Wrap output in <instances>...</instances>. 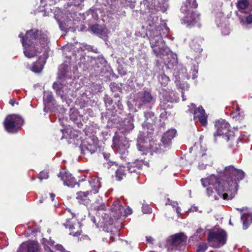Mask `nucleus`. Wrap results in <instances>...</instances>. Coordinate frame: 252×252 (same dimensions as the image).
<instances>
[{
	"instance_id": "nucleus-11",
	"label": "nucleus",
	"mask_w": 252,
	"mask_h": 252,
	"mask_svg": "<svg viewBox=\"0 0 252 252\" xmlns=\"http://www.w3.org/2000/svg\"><path fill=\"white\" fill-rule=\"evenodd\" d=\"M113 144L115 148L121 154H125L129 146L128 141L126 137H120L117 135L113 138Z\"/></svg>"
},
{
	"instance_id": "nucleus-27",
	"label": "nucleus",
	"mask_w": 252,
	"mask_h": 252,
	"mask_svg": "<svg viewBox=\"0 0 252 252\" xmlns=\"http://www.w3.org/2000/svg\"><path fill=\"white\" fill-rule=\"evenodd\" d=\"M91 30L94 33L99 35L106 34L108 33L107 29L98 25H94L92 26Z\"/></svg>"
},
{
	"instance_id": "nucleus-8",
	"label": "nucleus",
	"mask_w": 252,
	"mask_h": 252,
	"mask_svg": "<svg viewBox=\"0 0 252 252\" xmlns=\"http://www.w3.org/2000/svg\"><path fill=\"white\" fill-rule=\"evenodd\" d=\"M215 127L217 130V133L215 134L218 136H222L226 141L231 140L234 136V132L229 130V125L225 120H221L216 122Z\"/></svg>"
},
{
	"instance_id": "nucleus-19",
	"label": "nucleus",
	"mask_w": 252,
	"mask_h": 252,
	"mask_svg": "<svg viewBox=\"0 0 252 252\" xmlns=\"http://www.w3.org/2000/svg\"><path fill=\"white\" fill-rule=\"evenodd\" d=\"M168 0H153L152 2L153 7L157 10H161L162 12L165 11L167 7L168 4L167 3Z\"/></svg>"
},
{
	"instance_id": "nucleus-56",
	"label": "nucleus",
	"mask_w": 252,
	"mask_h": 252,
	"mask_svg": "<svg viewBox=\"0 0 252 252\" xmlns=\"http://www.w3.org/2000/svg\"><path fill=\"white\" fill-rule=\"evenodd\" d=\"M121 74L122 75H124V74H126V72H125V71H123V73H121Z\"/></svg>"
},
{
	"instance_id": "nucleus-16",
	"label": "nucleus",
	"mask_w": 252,
	"mask_h": 252,
	"mask_svg": "<svg viewBox=\"0 0 252 252\" xmlns=\"http://www.w3.org/2000/svg\"><path fill=\"white\" fill-rule=\"evenodd\" d=\"M143 165L149 166L148 163L145 162L142 160H136L134 162L129 164L127 167L128 170L130 173H139Z\"/></svg>"
},
{
	"instance_id": "nucleus-44",
	"label": "nucleus",
	"mask_w": 252,
	"mask_h": 252,
	"mask_svg": "<svg viewBox=\"0 0 252 252\" xmlns=\"http://www.w3.org/2000/svg\"><path fill=\"white\" fill-rule=\"evenodd\" d=\"M105 102L106 105L107 104H111L112 103V100L110 98L106 97L105 98Z\"/></svg>"
},
{
	"instance_id": "nucleus-48",
	"label": "nucleus",
	"mask_w": 252,
	"mask_h": 252,
	"mask_svg": "<svg viewBox=\"0 0 252 252\" xmlns=\"http://www.w3.org/2000/svg\"><path fill=\"white\" fill-rule=\"evenodd\" d=\"M9 104H10L12 106H14L15 103V100L13 99H11L9 101Z\"/></svg>"
},
{
	"instance_id": "nucleus-42",
	"label": "nucleus",
	"mask_w": 252,
	"mask_h": 252,
	"mask_svg": "<svg viewBox=\"0 0 252 252\" xmlns=\"http://www.w3.org/2000/svg\"><path fill=\"white\" fill-rule=\"evenodd\" d=\"M211 164V163H205V164H204V163H202V164L199 163V165H198V168L200 170H203V169H204L206 168V166L207 165H210Z\"/></svg>"
},
{
	"instance_id": "nucleus-4",
	"label": "nucleus",
	"mask_w": 252,
	"mask_h": 252,
	"mask_svg": "<svg viewBox=\"0 0 252 252\" xmlns=\"http://www.w3.org/2000/svg\"><path fill=\"white\" fill-rule=\"evenodd\" d=\"M150 41L153 51L157 57L163 58L168 56L169 49L164 47V43L161 35L155 34L153 31L150 32Z\"/></svg>"
},
{
	"instance_id": "nucleus-32",
	"label": "nucleus",
	"mask_w": 252,
	"mask_h": 252,
	"mask_svg": "<svg viewBox=\"0 0 252 252\" xmlns=\"http://www.w3.org/2000/svg\"><path fill=\"white\" fill-rule=\"evenodd\" d=\"M126 171L125 167L123 166H120L116 172V177L118 180H121L125 176Z\"/></svg>"
},
{
	"instance_id": "nucleus-28",
	"label": "nucleus",
	"mask_w": 252,
	"mask_h": 252,
	"mask_svg": "<svg viewBox=\"0 0 252 252\" xmlns=\"http://www.w3.org/2000/svg\"><path fill=\"white\" fill-rule=\"evenodd\" d=\"M43 99L45 104L44 111L46 112V110L49 108L50 103H52L54 100L51 93L49 92H45L44 94Z\"/></svg>"
},
{
	"instance_id": "nucleus-59",
	"label": "nucleus",
	"mask_w": 252,
	"mask_h": 252,
	"mask_svg": "<svg viewBox=\"0 0 252 252\" xmlns=\"http://www.w3.org/2000/svg\"><path fill=\"white\" fill-rule=\"evenodd\" d=\"M216 22L217 24L219 25V24L218 23V21L217 20H216Z\"/></svg>"
},
{
	"instance_id": "nucleus-34",
	"label": "nucleus",
	"mask_w": 252,
	"mask_h": 252,
	"mask_svg": "<svg viewBox=\"0 0 252 252\" xmlns=\"http://www.w3.org/2000/svg\"><path fill=\"white\" fill-rule=\"evenodd\" d=\"M248 2L247 0H241L238 1L237 6L239 11L243 13V10L248 6Z\"/></svg>"
},
{
	"instance_id": "nucleus-20",
	"label": "nucleus",
	"mask_w": 252,
	"mask_h": 252,
	"mask_svg": "<svg viewBox=\"0 0 252 252\" xmlns=\"http://www.w3.org/2000/svg\"><path fill=\"white\" fill-rule=\"evenodd\" d=\"M62 180L63 181L64 185L68 187H74L76 183L75 179L68 172H65L62 177Z\"/></svg>"
},
{
	"instance_id": "nucleus-26",
	"label": "nucleus",
	"mask_w": 252,
	"mask_h": 252,
	"mask_svg": "<svg viewBox=\"0 0 252 252\" xmlns=\"http://www.w3.org/2000/svg\"><path fill=\"white\" fill-rule=\"evenodd\" d=\"M90 185L93 189V193L95 194L98 192V189L101 185L99 182V179L97 177H94L89 181Z\"/></svg>"
},
{
	"instance_id": "nucleus-35",
	"label": "nucleus",
	"mask_w": 252,
	"mask_h": 252,
	"mask_svg": "<svg viewBox=\"0 0 252 252\" xmlns=\"http://www.w3.org/2000/svg\"><path fill=\"white\" fill-rule=\"evenodd\" d=\"M98 11L99 9H90L88 11V15H90L94 20H97L98 18Z\"/></svg>"
},
{
	"instance_id": "nucleus-3",
	"label": "nucleus",
	"mask_w": 252,
	"mask_h": 252,
	"mask_svg": "<svg viewBox=\"0 0 252 252\" xmlns=\"http://www.w3.org/2000/svg\"><path fill=\"white\" fill-rule=\"evenodd\" d=\"M197 6L196 0H186L181 8V11L186 15L184 17L182 21L187 26L193 25L199 19V14H197L192 10Z\"/></svg>"
},
{
	"instance_id": "nucleus-29",
	"label": "nucleus",
	"mask_w": 252,
	"mask_h": 252,
	"mask_svg": "<svg viewBox=\"0 0 252 252\" xmlns=\"http://www.w3.org/2000/svg\"><path fill=\"white\" fill-rule=\"evenodd\" d=\"M107 3L110 7V13H113L118 10L119 1L117 0H107Z\"/></svg>"
},
{
	"instance_id": "nucleus-58",
	"label": "nucleus",
	"mask_w": 252,
	"mask_h": 252,
	"mask_svg": "<svg viewBox=\"0 0 252 252\" xmlns=\"http://www.w3.org/2000/svg\"><path fill=\"white\" fill-rule=\"evenodd\" d=\"M144 4H146L147 2H148V1L146 0V1H144Z\"/></svg>"
},
{
	"instance_id": "nucleus-31",
	"label": "nucleus",
	"mask_w": 252,
	"mask_h": 252,
	"mask_svg": "<svg viewBox=\"0 0 252 252\" xmlns=\"http://www.w3.org/2000/svg\"><path fill=\"white\" fill-rule=\"evenodd\" d=\"M237 15L239 16V19L240 20V23L242 26H245L246 24H251L252 23V15L250 14L247 17H246V20H244L243 17H241V15H239L238 12H236Z\"/></svg>"
},
{
	"instance_id": "nucleus-14",
	"label": "nucleus",
	"mask_w": 252,
	"mask_h": 252,
	"mask_svg": "<svg viewBox=\"0 0 252 252\" xmlns=\"http://www.w3.org/2000/svg\"><path fill=\"white\" fill-rule=\"evenodd\" d=\"M176 133L175 129H171L163 134L161 141L164 147H168L171 144V140L175 136Z\"/></svg>"
},
{
	"instance_id": "nucleus-12",
	"label": "nucleus",
	"mask_w": 252,
	"mask_h": 252,
	"mask_svg": "<svg viewBox=\"0 0 252 252\" xmlns=\"http://www.w3.org/2000/svg\"><path fill=\"white\" fill-rule=\"evenodd\" d=\"M237 209L241 212V219L243 221V228L247 229L249 224L252 222V210L247 208Z\"/></svg>"
},
{
	"instance_id": "nucleus-5",
	"label": "nucleus",
	"mask_w": 252,
	"mask_h": 252,
	"mask_svg": "<svg viewBox=\"0 0 252 252\" xmlns=\"http://www.w3.org/2000/svg\"><path fill=\"white\" fill-rule=\"evenodd\" d=\"M23 119L17 115L7 116L4 122V126L6 130L9 133L16 132L23 124Z\"/></svg>"
},
{
	"instance_id": "nucleus-36",
	"label": "nucleus",
	"mask_w": 252,
	"mask_h": 252,
	"mask_svg": "<svg viewBox=\"0 0 252 252\" xmlns=\"http://www.w3.org/2000/svg\"><path fill=\"white\" fill-rule=\"evenodd\" d=\"M142 210L144 214H150L152 213V209L147 204H143Z\"/></svg>"
},
{
	"instance_id": "nucleus-51",
	"label": "nucleus",
	"mask_w": 252,
	"mask_h": 252,
	"mask_svg": "<svg viewBox=\"0 0 252 252\" xmlns=\"http://www.w3.org/2000/svg\"><path fill=\"white\" fill-rule=\"evenodd\" d=\"M160 30L159 29V28H158V29L156 30L157 34L158 35H160L161 33L159 32Z\"/></svg>"
},
{
	"instance_id": "nucleus-41",
	"label": "nucleus",
	"mask_w": 252,
	"mask_h": 252,
	"mask_svg": "<svg viewBox=\"0 0 252 252\" xmlns=\"http://www.w3.org/2000/svg\"><path fill=\"white\" fill-rule=\"evenodd\" d=\"M171 205L173 206V207L176 208V213H177L178 215H179L180 214V208L178 207V203L176 202H173L172 203Z\"/></svg>"
},
{
	"instance_id": "nucleus-9",
	"label": "nucleus",
	"mask_w": 252,
	"mask_h": 252,
	"mask_svg": "<svg viewBox=\"0 0 252 252\" xmlns=\"http://www.w3.org/2000/svg\"><path fill=\"white\" fill-rule=\"evenodd\" d=\"M189 107V111H194V120H198L202 126H205L207 123V116L202 107L200 106L196 109L195 104L191 103Z\"/></svg>"
},
{
	"instance_id": "nucleus-21",
	"label": "nucleus",
	"mask_w": 252,
	"mask_h": 252,
	"mask_svg": "<svg viewBox=\"0 0 252 252\" xmlns=\"http://www.w3.org/2000/svg\"><path fill=\"white\" fill-rule=\"evenodd\" d=\"M89 194V191L78 192L77 193L76 198L80 204H83L85 205H87L89 203L90 201L89 198L88 196Z\"/></svg>"
},
{
	"instance_id": "nucleus-53",
	"label": "nucleus",
	"mask_w": 252,
	"mask_h": 252,
	"mask_svg": "<svg viewBox=\"0 0 252 252\" xmlns=\"http://www.w3.org/2000/svg\"><path fill=\"white\" fill-rule=\"evenodd\" d=\"M164 28H165V30L167 31V32H168L169 31V29L168 27H166V25L164 24Z\"/></svg>"
},
{
	"instance_id": "nucleus-15",
	"label": "nucleus",
	"mask_w": 252,
	"mask_h": 252,
	"mask_svg": "<svg viewBox=\"0 0 252 252\" xmlns=\"http://www.w3.org/2000/svg\"><path fill=\"white\" fill-rule=\"evenodd\" d=\"M25 249L27 252H37L38 246L35 241L24 243L21 246L18 252H24Z\"/></svg>"
},
{
	"instance_id": "nucleus-13",
	"label": "nucleus",
	"mask_w": 252,
	"mask_h": 252,
	"mask_svg": "<svg viewBox=\"0 0 252 252\" xmlns=\"http://www.w3.org/2000/svg\"><path fill=\"white\" fill-rule=\"evenodd\" d=\"M53 87L56 91L57 94L59 95L62 99H65L69 93L70 89H68L65 86L61 83L55 82L53 84Z\"/></svg>"
},
{
	"instance_id": "nucleus-10",
	"label": "nucleus",
	"mask_w": 252,
	"mask_h": 252,
	"mask_svg": "<svg viewBox=\"0 0 252 252\" xmlns=\"http://www.w3.org/2000/svg\"><path fill=\"white\" fill-rule=\"evenodd\" d=\"M111 211L113 213V217L116 219L121 217L123 214L125 216H127L131 214L132 212V209L129 207L124 209L120 204V201L118 199L114 202Z\"/></svg>"
},
{
	"instance_id": "nucleus-50",
	"label": "nucleus",
	"mask_w": 252,
	"mask_h": 252,
	"mask_svg": "<svg viewBox=\"0 0 252 252\" xmlns=\"http://www.w3.org/2000/svg\"><path fill=\"white\" fill-rule=\"evenodd\" d=\"M50 197H51V198L52 200V201L54 200L55 196V194H54L53 193H50Z\"/></svg>"
},
{
	"instance_id": "nucleus-54",
	"label": "nucleus",
	"mask_w": 252,
	"mask_h": 252,
	"mask_svg": "<svg viewBox=\"0 0 252 252\" xmlns=\"http://www.w3.org/2000/svg\"><path fill=\"white\" fill-rule=\"evenodd\" d=\"M61 130H62V131L63 132V135L62 137V139H63V137L64 136V131L65 130H62V129Z\"/></svg>"
},
{
	"instance_id": "nucleus-43",
	"label": "nucleus",
	"mask_w": 252,
	"mask_h": 252,
	"mask_svg": "<svg viewBox=\"0 0 252 252\" xmlns=\"http://www.w3.org/2000/svg\"><path fill=\"white\" fill-rule=\"evenodd\" d=\"M129 1H127V0H122L121 1V4H123L124 6H127L129 5Z\"/></svg>"
},
{
	"instance_id": "nucleus-25",
	"label": "nucleus",
	"mask_w": 252,
	"mask_h": 252,
	"mask_svg": "<svg viewBox=\"0 0 252 252\" xmlns=\"http://www.w3.org/2000/svg\"><path fill=\"white\" fill-rule=\"evenodd\" d=\"M48 244L50 245V246L45 244H44V249L47 252H54V250H57L62 252L63 250V248L62 245H57L56 246H54V242H48Z\"/></svg>"
},
{
	"instance_id": "nucleus-40",
	"label": "nucleus",
	"mask_w": 252,
	"mask_h": 252,
	"mask_svg": "<svg viewBox=\"0 0 252 252\" xmlns=\"http://www.w3.org/2000/svg\"><path fill=\"white\" fill-rule=\"evenodd\" d=\"M58 13H60V10L59 9L56 8L55 11V18L57 19L58 22L65 23V21H64V20H62V18H60V16L58 15Z\"/></svg>"
},
{
	"instance_id": "nucleus-46",
	"label": "nucleus",
	"mask_w": 252,
	"mask_h": 252,
	"mask_svg": "<svg viewBox=\"0 0 252 252\" xmlns=\"http://www.w3.org/2000/svg\"><path fill=\"white\" fill-rule=\"evenodd\" d=\"M105 208L104 204H102L99 206L97 207V210H103Z\"/></svg>"
},
{
	"instance_id": "nucleus-18",
	"label": "nucleus",
	"mask_w": 252,
	"mask_h": 252,
	"mask_svg": "<svg viewBox=\"0 0 252 252\" xmlns=\"http://www.w3.org/2000/svg\"><path fill=\"white\" fill-rule=\"evenodd\" d=\"M76 220L75 219L72 218L71 220H66V222L64 224V226L66 228H68L71 230L70 233V234L72 235L73 236H78L80 235L81 231H77L76 232H74L73 231V229L75 228V226H78V223H75Z\"/></svg>"
},
{
	"instance_id": "nucleus-23",
	"label": "nucleus",
	"mask_w": 252,
	"mask_h": 252,
	"mask_svg": "<svg viewBox=\"0 0 252 252\" xmlns=\"http://www.w3.org/2000/svg\"><path fill=\"white\" fill-rule=\"evenodd\" d=\"M134 128V125L133 124V118L131 117H128L124 121V126L122 128L124 130L122 132L129 131L133 129Z\"/></svg>"
},
{
	"instance_id": "nucleus-39",
	"label": "nucleus",
	"mask_w": 252,
	"mask_h": 252,
	"mask_svg": "<svg viewBox=\"0 0 252 252\" xmlns=\"http://www.w3.org/2000/svg\"><path fill=\"white\" fill-rule=\"evenodd\" d=\"M207 249V246L206 244L203 243L200 244L197 249V252H204Z\"/></svg>"
},
{
	"instance_id": "nucleus-2",
	"label": "nucleus",
	"mask_w": 252,
	"mask_h": 252,
	"mask_svg": "<svg viewBox=\"0 0 252 252\" xmlns=\"http://www.w3.org/2000/svg\"><path fill=\"white\" fill-rule=\"evenodd\" d=\"M19 36L21 38L24 47V53L27 57L32 58L43 52V57L40 56L39 61L34 63L31 69L35 73L41 72L47 58L48 43L47 34L41 33V32L34 29L27 32L25 38L22 33L20 34Z\"/></svg>"
},
{
	"instance_id": "nucleus-57",
	"label": "nucleus",
	"mask_w": 252,
	"mask_h": 252,
	"mask_svg": "<svg viewBox=\"0 0 252 252\" xmlns=\"http://www.w3.org/2000/svg\"><path fill=\"white\" fill-rule=\"evenodd\" d=\"M182 97H183V100H185V98H184V95H183V94L182 95Z\"/></svg>"
},
{
	"instance_id": "nucleus-6",
	"label": "nucleus",
	"mask_w": 252,
	"mask_h": 252,
	"mask_svg": "<svg viewBox=\"0 0 252 252\" xmlns=\"http://www.w3.org/2000/svg\"><path fill=\"white\" fill-rule=\"evenodd\" d=\"M208 241L211 246L220 248L226 243V233L222 230L210 232L208 236Z\"/></svg>"
},
{
	"instance_id": "nucleus-37",
	"label": "nucleus",
	"mask_w": 252,
	"mask_h": 252,
	"mask_svg": "<svg viewBox=\"0 0 252 252\" xmlns=\"http://www.w3.org/2000/svg\"><path fill=\"white\" fill-rule=\"evenodd\" d=\"M68 5H74L75 6H79L83 2L84 0H68Z\"/></svg>"
},
{
	"instance_id": "nucleus-49",
	"label": "nucleus",
	"mask_w": 252,
	"mask_h": 252,
	"mask_svg": "<svg viewBox=\"0 0 252 252\" xmlns=\"http://www.w3.org/2000/svg\"><path fill=\"white\" fill-rule=\"evenodd\" d=\"M147 241L149 242L152 243L153 241V239L151 237H147Z\"/></svg>"
},
{
	"instance_id": "nucleus-61",
	"label": "nucleus",
	"mask_w": 252,
	"mask_h": 252,
	"mask_svg": "<svg viewBox=\"0 0 252 252\" xmlns=\"http://www.w3.org/2000/svg\"><path fill=\"white\" fill-rule=\"evenodd\" d=\"M44 241H45V240H44V239H43V244L44 243Z\"/></svg>"
},
{
	"instance_id": "nucleus-38",
	"label": "nucleus",
	"mask_w": 252,
	"mask_h": 252,
	"mask_svg": "<svg viewBox=\"0 0 252 252\" xmlns=\"http://www.w3.org/2000/svg\"><path fill=\"white\" fill-rule=\"evenodd\" d=\"M48 173L47 171H43L38 174V178L42 180L43 179H46L48 178Z\"/></svg>"
},
{
	"instance_id": "nucleus-55",
	"label": "nucleus",
	"mask_w": 252,
	"mask_h": 252,
	"mask_svg": "<svg viewBox=\"0 0 252 252\" xmlns=\"http://www.w3.org/2000/svg\"><path fill=\"white\" fill-rule=\"evenodd\" d=\"M215 199H219V197H217L216 195H214Z\"/></svg>"
},
{
	"instance_id": "nucleus-47",
	"label": "nucleus",
	"mask_w": 252,
	"mask_h": 252,
	"mask_svg": "<svg viewBox=\"0 0 252 252\" xmlns=\"http://www.w3.org/2000/svg\"><path fill=\"white\" fill-rule=\"evenodd\" d=\"M193 72L194 73V74L192 75V78L193 79H195L196 77V76L195 75V74L197 73V70L196 69V68L195 67L194 68Z\"/></svg>"
},
{
	"instance_id": "nucleus-30",
	"label": "nucleus",
	"mask_w": 252,
	"mask_h": 252,
	"mask_svg": "<svg viewBox=\"0 0 252 252\" xmlns=\"http://www.w3.org/2000/svg\"><path fill=\"white\" fill-rule=\"evenodd\" d=\"M158 82L162 87H165L168 84L169 82V78L164 74H162L158 77Z\"/></svg>"
},
{
	"instance_id": "nucleus-22",
	"label": "nucleus",
	"mask_w": 252,
	"mask_h": 252,
	"mask_svg": "<svg viewBox=\"0 0 252 252\" xmlns=\"http://www.w3.org/2000/svg\"><path fill=\"white\" fill-rule=\"evenodd\" d=\"M138 96L139 101L144 103L150 102L153 99L150 93L146 91L139 93Z\"/></svg>"
},
{
	"instance_id": "nucleus-1",
	"label": "nucleus",
	"mask_w": 252,
	"mask_h": 252,
	"mask_svg": "<svg viewBox=\"0 0 252 252\" xmlns=\"http://www.w3.org/2000/svg\"><path fill=\"white\" fill-rule=\"evenodd\" d=\"M222 177L225 179L223 185L224 188H222L214 175L202 179V185L204 187H208L207 191L209 196L214 193L213 189H214L217 194L223 199H231L236 193L237 182L243 179L244 173L233 166H228L224 168Z\"/></svg>"
},
{
	"instance_id": "nucleus-7",
	"label": "nucleus",
	"mask_w": 252,
	"mask_h": 252,
	"mask_svg": "<svg viewBox=\"0 0 252 252\" xmlns=\"http://www.w3.org/2000/svg\"><path fill=\"white\" fill-rule=\"evenodd\" d=\"M137 148L139 151L143 152V154H146L148 151L158 152L160 148L155 141H151L149 138H143L139 136L137 139Z\"/></svg>"
},
{
	"instance_id": "nucleus-33",
	"label": "nucleus",
	"mask_w": 252,
	"mask_h": 252,
	"mask_svg": "<svg viewBox=\"0 0 252 252\" xmlns=\"http://www.w3.org/2000/svg\"><path fill=\"white\" fill-rule=\"evenodd\" d=\"M56 0H41V5L40 7V10L41 11H42L43 10H45V11L47 10L48 8H45V9H43L42 7L47 6L49 5V6L53 5L55 3Z\"/></svg>"
},
{
	"instance_id": "nucleus-45",
	"label": "nucleus",
	"mask_w": 252,
	"mask_h": 252,
	"mask_svg": "<svg viewBox=\"0 0 252 252\" xmlns=\"http://www.w3.org/2000/svg\"><path fill=\"white\" fill-rule=\"evenodd\" d=\"M229 30L227 28H225L222 31V33L223 34H227L229 33Z\"/></svg>"
},
{
	"instance_id": "nucleus-24",
	"label": "nucleus",
	"mask_w": 252,
	"mask_h": 252,
	"mask_svg": "<svg viewBox=\"0 0 252 252\" xmlns=\"http://www.w3.org/2000/svg\"><path fill=\"white\" fill-rule=\"evenodd\" d=\"M86 143L88 144H86L85 142L83 144V146L85 147V148L91 154L94 153L97 150V146L96 144H94L93 141L92 139L89 138L86 141Z\"/></svg>"
},
{
	"instance_id": "nucleus-60",
	"label": "nucleus",
	"mask_w": 252,
	"mask_h": 252,
	"mask_svg": "<svg viewBox=\"0 0 252 252\" xmlns=\"http://www.w3.org/2000/svg\"><path fill=\"white\" fill-rule=\"evenodd\" d=\"M130 6L131 8H133V7H134V6H133V4H131Z\"/></svg>"
},
{
	"instance_id": "nucleus-52",
	"label": "nucleus",
	"mask_w": 252,
	"mask_h": 252,
	"mask_svg": "<svg viewBox=\"0 0 252 252\" xmlns=\"http://www.w3.org/2000/svg\"><path fill=\"white\" fill-rule=\"evenodd\" d=\"M165 99V100H167V101H170V102H172V101L173 100V99H172V98H168V97H166Z\"/></svg>"
},
{
	"instance_id": "nucleus-17",
	"label": "nucleus",
	"mask_w": 252,
	"mask_h": 252,
	"mask_svg": "<svg viewBox=\"0 0 252 252\" xmlns=\"http://www.w3.org/2000/svg\"><path fill=\"white\" fill-rule=\"evenodd\" d=\"M187 239V237L183 233L176 234L171 237V244L176 247L182 243L185 242Z\"/></svg>"
}]
</instances>
